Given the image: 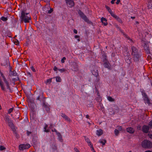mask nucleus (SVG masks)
Segmentation results:
<instances>
[{
    "mask_svg": "<svg viewBox=\"0 0 152 152\" xmlns=\"http://www.w3.org/2000/svg\"><path fill=\"white\" fill-rule=\"evenodd\" d=\"M28 13H26L24 11H22L21 12V15L20 17L21 22H24L25 23H29V20H31L30 16H28Z\"/></svg>",
    "mask_w": 152,
    "mask_h": 152,
    "instance_id": "1",
    "label": "nucleus"
},
{
    "mask_svg": "<svg viewBox=\"0 0 152 152\" xmlns=\"http://www.w3.org/2000/svg\"><path fill=\"white\" fill-rule=\"evenodd\" d=\"M142 146L145 148H149L152 147V142L148 140H144L142 142Z\"/></svg>",
    "mask_w": 152,
    "mask_h": 152,
    "instance_id": "2",
    "label": "nucleus"
},
{
    "mask_svg": "<svg viewBox=\"0 0 152 152\" xmlns=\"http://www.w3.org/2000/svg\"><path fill=\"white\" fill-rule=\"evenodd\" d=\"M142 95L143 97V99L145 103H147L148 105L151 104V101L149 99L147 95L145 92H143Z\"/></svg>",
    "mask_w": 152,
    "mask_h": 152,
    "instance_id": "3",
    "label": "nucleus"
},
{
    "mask_svg": "<svg viewBox=\"0 0 152 152\" xmlns=\"http://www.w3.org/2000/svg\"><path fill=\"white\" fill-rule=\"evenodd\" d=\"M30 147V145L28 143L22 144L19 145V149L20 151H23L24 149H28Z\"/></svg>",
    "mask_w": 152,
    "mask_h": 152,
    "instance_id": "4",
    "label": "nucleus"
},
{
    "mask_svg": "<svg viewBox=\"0 0 152 152\" xmlns=\"http://www.w3.org/2000/svg\"><path fill=\"white\" fill-rule=\"evenodd\" d=\"M150 129V126H147L144 125L142 127V131L143 132L147 133L149 132Z\"/></svg>",
    "mask_w": 152,
    "mask_h": 152,
    "instance_id": "5",
    "label": "nucleus"
},
{
    "mask_svg": "<svg viewBox=\"0 0 152 152\" xmlns=\"http://www.w3.org/2000/svg\"><path fill=\"white\" fill-rule=\"evenodd\" d=\"M67 5L70 7L74 6V3L73 0H65Z\"/></svg>",
    "mask_w": 152,
    "mask_h": 152,
    "instance_id": "6",
    "label": "nucleus"
},
{
    "mask_svg": "<svg viewBox=\"0 0 152 152\" xmlns=\"http://www.w3.org/2000/svg\"><path fill=\"white\" fill-rule=\"evenodd\" d=\"M144 50L145 51V53L148 54H150L151 53L150 49L149 46H148L145 43L144 45Z\"/></svg>",
    "mask_w": 152,
    "mask_h": 152,
    "instance_id": "7",
    "label": "nucleus"
},
{
    "mask_svg": "<svg viewBox=\"0 0 152 152\" xmlns=\"http://www.w3.org/2000/svg\"><path fill=\"white\" fill-rule=\"evenodd\" d=\"M1 76L3 78V80H4V83H6V87H7V89H8L9 90H10V87L9 85V83L7 81V80H6V78L4 76V75H2Z\"/></svg>",
    "mask_w": 152,
    "mask_h": 152,
    "instance_id": "8",
    "label": "nucleus"
},
{
    "mask_svg": "<svg viewBox=\"0 0 152 152\" xmlns=\"http://www.w3.org/2000/svg\"><path fill=\"white\" fill-rule=\"evenodd\" d=\"M134 60L135 61H138L140 56L138 53L132 55Z\"/></svg>",
    "mask_w": 152,
    "mask_h": 152,
    "instance_id": "9",
    "label": "nucleus"
},
{
    "mask_svg": "<svg viewBox=\"0 0 152 152\" xmlns=\"http://www.w3.org/2000/svg\"><path fill=\"white\" fill-rule=\"evenodd\" d=\"M101 21L104 26H106L108 25V23L107 22V20L106 18L102 17L101 18Z\"/></svg>",
    "mask_w": 152,
    "mask_h": 152,
    "instance_id": "10",
    "label": "nucleus"
},
{
    "mask_svg": "<svg viewBox=\"0 0 152 152\" xmlns=\"http://www.w3.org/2000/svg\"><path fill=\"white\" fill-rule=\"evenodd\" d=\"M43 107L45 110L47 112H48L50 110V107L46 103L45 101L43 102Z\"/></svg>",
    "mask_w": 152,
    "mask_h": 152,
    "instance_id": "11",
    "label": "nucleus"
},
{
    "mask_svg": "<svg viewBox=\"0 0 152 152\" xmlns=\"http://www.w3.org/2000/svg\"><path fill=\"white\" fill-rule=\"evenodd\" d=\"M126 131L130 134H133L134 132V130L132 127H128L126 129Z\"/></svg>",
    "mask_w": 152,
    "mask_h": 152,
    "instance_id": "12",
    "label": "nucleus"
},
{
    "mask_svg": "<svg viewBox=\"0 0 152 152\" xmlns=\"http://www.w3.org/2000/svg\"><path fill=\"white\" fill-rule=\"evenodd\" d=\"M103 133V132L102 129H99L96 131V134L98 136H100Z\"/></svg>",
    "mask_w": 152,
    "mask_h": 152,
    "instance_id": "13",
    "label": "nucleus"
},
{
    "mask_svg": "<svg viewBox=\"0 0 152 152\" xmlns=\"http://www.w3.org/2000/svg\"><path fill=\"white\" fill-rule=\"evenodd\" d=\"M132 55L138 53V50L135 47H132Z\"/></svg>",
    "mask_w": 152,
    "mask_h": 152,
    "instance_id": "14",
    "label": "nucleus"
},
{
    "mask_svg": "<svg viewBox=\"0 0 152 152\" xmlns=\"http://www.w3.org/2000/svg\"><path fill=\"white\" fill-rule=\"evenodd\" d=\"M103 65L105 68H108V69H110L111 66L108 61L105 62L104 63Z\"/></svg>",
    "mask_w": 152,
    "mask_h": 152,
    "instance_id": "15",
    "label": "nucleus"
},
{
    "mask_svg": "<svg viewBox=\"0 0 152 152\" xmlns=\"http://www.w3.org/2000/svg\"><path fill=\"white\" fill-rule=\"evenodd\" d=\"M61 115V117L63 118H64L65 120H66L68 121H70V118H69V117L64 113H62Z\"/></svg>",
    "mask_w": 152,
    "mask_h": 152,
    "instance_id": "16",
    "label": "nucleus"
},
{
    "mask_svg": "<svg viewBox=\"0 0 152 152\" xmlns=\"http://www.w3.org/2000/svg\"><path fill=\"white\" fill-rule=\"evenodd\" d=\"M82 18L86 22L88 23H90V22L88 18H87V16L85 15Z\"/></svg>",
    "mask_w": 152,
    "mask_h": 152,
    "instance_id": "17",
    "label": "nucleus"
},
{
    "mask_svg": "<svg viewBox=\"0 0 152 152\" xmlns=\"http://www.w3.org/2000/svg\"><path fill=\"white\" fill-rule=\"evenodd\" d=\"M92 73L96 77L99 75L98 72L97 70H96V71H95L94 70L92 71Z\"/></svg>",
    "mask_w": 152,
    "mask_h": 152,
    "instance_id": "18",
    "label": "nucleus"
},
{
    "mask_svg": "<svg viewBox=\"0 0 152 152\" xmlns=\"http://www.w3.org/2000/svg\"><path fill=\"white\" fill-rule=\"evenodd\" d=\"M0 86L1 89L3 91H5V88L4 86V84L1 80L0 79Z\"/></svg>",
    "mask_w": 152,
    "mask_h": 152,
    "instance_id": "19",
    "label": "nucleus"
},
{
    "mask_svg": "<svg viewBox=\"0 0 152 152\" xmlns=\"http://www.w3.org/2000/svg\"><path fill=\"white\" fill-rule=\"evenodd\" d=\"M99 142L102 144L103 145H105V143H106L107 141L105 139L100 140H99Z\"/></svg>",
    "mask_w": 152,
    "mask_h": 152,
    "instance_id": "20",
    "label": "nucleus"
},
{
    "mask_svg": "<svg viewBox=\"0 0 152 152\" xmlns=\"http://www.w3.org/2000/svg\"><path fill=\"white\" fill-rule=\"evenodd\" d=\"M4 120L7 122H9L10 121V118H9V116L8 115H6L4 118Z\"/></svg>",
    "mask_w": 152,
    "mask_h": 152,
    "instance_id": "21",
    "label": "nucleus"
},
{
    "mask_svg": "<svg viewBox=\"0 0 152 152\" xmlns=\"http://www.w3.org/2000/svg\"><path fill=\"white\" fill-rule=\"evenodd\" d=\"M54 78H56V81L57 82H61V79L60 77L59 76H56Z\"/></svg>",
    "mask_w": 152,
    "mask_h": 152,
    "instance_id": "22",
    "label": "nucleus"
},
{
    "mask_svg": "<svg viewBox=\"0 0 152 152\" xmlns=\"http://www.w3.org/2000/svg\"><path fill=\"white\" fill-rule=\"evenodd\" d=\"M78 13L82 18L85 15L80 10L78 11Z\"/></svg>",
    "mask_w": 152,
    "mask_h": 152,
    "instance_id": "23",
    "label": "nucleus"
},
{
    "mask_svg": "<svg viewBox=\"0 0 152 152\" xmlns=\"http://www.w3.org/2000/svg\"><path fill=\"white\" fill-rule=\"evenodd\" d=\"M52 131L56 132L58 135H59L61 137V134L60 133L58 132L54 128L53 129H52Z\"/></svg>",
    "mask_w": 152,
    "mask_h": 152,
    "instance_id": "24",
    "label": "nucleus"
},
{
    "mask_svg": "<svg viewBox=\"0 0 152 152\" xmlns=\"http://www.w3.org/2000/svg\"><path fill=\"white\" fill-rule=\"evenodd\" d=\"M43 93L42 92H41L40 94L38 96V97H37L36 99L37 100H39L40 98L43 97Z\"/></svg>",
    "mask_w": 152,
    "mask_h": 152,
    "instance_id": "25",
    "label": "nucleus"
},
{
    "mask_svg": "<svg viewBox=\"0 0 152 152\" xmlns=\"http://www.w3.org/2000/svg\"><path fill=\"white\" fill-rule=\"evenodd\" d=\"M9 126H10L11 128H12L14 127V125L13 123L11 121V120L9 121V122H7Z\"/></svg>",
    "mask_w": 152,
    "mask_h": 152,
    "instance_id": "26",
    "label": "nucleus"
},
{
    "mask_svg": "<svg viewBox=\"0 0 152 152\" xmlns=\"http://www.w3.org/2000/svg\"><path fill=\"white\" fill-rule=\"evenodd\" d=\"M58 70L61 73L67 72V70L66 69L64 68L61 69H59Z\"/></svg>",
    "mask_w": 152,
    "mask_h": 152,
    "instance_id": "27",
    "label": "nucleus"
},
{
    "mask_svg": "<svg viewBox=\"0 0 152 152\" xmlns=\"http://www.w3.org/2000/svg\"><path fill=\"white\" fill-rule=\"evenodd\" d=\"M74 64H75V67L74 68L73 67V68L75 69L74 70V71H76L78 70V65L76 63H74Z\"/></svg>",
    "mask_w": 152,
    "mask_h": 152,
    "instance_id": "28",
    "label": "nucleus"
},
{
    "mask_svg": "<svg viewBox=\"0 0 152 152\" xmlns=\"http://www.w3.org/2000/svg\"><path fill=\"white\" fill-rule=\"evenodd\" d=\"M107 99L110 102H112L114 101V99L111 96H108L107 97Z\"/></svg>",
    "mask_w": 152,
    "mask_h": 152,
    "instance_id": "29",
    "label": "nucleus"
},
{
    "mask_svg": "<svg viewBox=\"0 0 152 152\" xmlns=\"http://www.w3.org/2000/svg\"><path fill=\"white\" fill-rule=\"evenodd\" d=\"M84 137L86 141L88 143L89 142H91L89 139L86 136H84Z\"/></svg>",
    "mask_w": 152,
    "mask_h": 152,
    "instance_id": "30",
    "label": "nucleus"
},
{
    "mask_svg": "<svg viewBox=\"0 0 152 152\" xmlns=\"http://www.w3.org/2000/svg\"><path fill=\"white\" fill-rule=\"evenodd\" d=\"M148 135L150 138L152 139V131H149L148 132Z\"/></svg>",
    "mask_w": 152,
    "mask_h": 152,
    "instance_id": "31",
    "label": "nucleus"
},
{
    "mask_svg": "<svg viewBox=\"0 0 152 152\" xmlns=\"http://www.w3.org/2000/svg\"><path fill=\"white\" fill-rule=\"evenodd\" d=\"M48 126V125H46L44 127V131L45 132H49V129H47V128Z\"/></svg>",
    "mask_w": 152,
    "mask_h": 152,
    "instance_id": "32",
    "label": "nucleus"
},
{
    "mask_svg": "<svg viewBox=\"0 0 152 152\" xmlns=\"http://www.w3.org/2000/svg\"><path fill=\"white\" fill-rule=\"evenodd\" d=\"M1 19L3 21H7L8 19L7 18L5 17L4 16L1 17Z\"/></svg>",
    "mask_w": 152,
    "mask_h": 152,
    "instance_id": "33",
    "label": "nucleus"
},
{
    "mask_svg": "<svg viewBox=\"0 0 152 152\" xmlns=\"http://www.w3.org/2000/svg\"><path fill=\"white\" fill-rule=\"evenodd\" d=\"M14 108L13 107L10 108L9 109L8 111V114H10L13 111V110Z\"/></svg>",
    "mask_w": 152,
    "mask_h": 152,
    "instance_id": "34",
    "label": "nucleus"
},
{
    "mask_svg": "<svg viewBox=\"0 0 152 152\" xmlns=\"http://www.w3.org/2000/svg\"><path fill=\"white\" fill-rule=\"evenodd\" d=\"M13 76H16L17 75V73L15 71H13L11 74Z\"/></svg>",
    "mask_w": 152,
    "mask_h": 152,
    "instance_id": "35",
    "label": "nucleus"
},
{
    "mask_svg": "<svg viewBox=\"0 0 152 152\" xmlns=\"http://www.w3.org/2000/svg\"><path fill=\"white\" fill-rule=\"evenodd\" d=\"M114 133L115 135L118 136L119 132L118 130L117 129H115L114 131Z\"/></svg>",
    "mask_w": 152,
    "mask_h": 152,
    "instance_id": "36",
    "label": "nucleus"
},
{
    "mask_svg": "<svg viewBox=\"0 0 152 152\" xmlns=\"http://www.w3.org/2000/svg\"><path fill=\"white\" fill-rule=\"evenodd\" d=\"M111 15L114 18H115L116 19L118 17V16L115 15L113 13Z\"/></svg>",
    "mask_w": 152,
    "mask_h": 152,
    "instance_id": "37",
    "label": "nucleus"
},
{
    "mask_svg": "<svg viewBox=\"0 0 152 152\" xmlns=\"http://www.w3.org/2000/svg\"><path fill=\"white\" fill-rule=\"evenodd\" d=\"M75 39H77V40L78 42L80 41V36L79 35H76L75 36Z\"/></svg>",
    "mask_w": 152,
    "mask_h": 152,
    "instance_id": "38",
    "label": "nucleus"
},
{
    "mask_svg": "<svg viewBox=\"0 0 152 152\" xmlns=\"http://www.w3.org/2000/svg\"><path fill=\"white\" fill-rule=\"evenodd\" d=\"M52 78H51L47 79L46 81V82L49 84H50L52 82Z\"/></svg>",
    "mask_w": 152,
    "mask_h": 152,
    "instance_id": "39",
    "label": "nucleus"
},
{
    "mask_svg": "<svg viewBox=\"0 0 152 152\" xmlns=\"http://www.w3.org/2000/svg\"><path fill=\"white\" fill-rule=\"evenodd\" d=\"M116 20L118 21L119 23L121 24L123 23V21H122V20L119 17Z\"/></svg>",
    "mask_w": 152,
    "mask_h": 152,
    "instance_id": "40",
    "label": "nucleus"
},
{
    "mask_svg": "<svg viewBox=\"0 0 152 152\" xmlns=\"http://www.w3.org/2000/svg\"><path fill=\"white\" fill-rule=\"evenodd\" d=\"M6 149V148L4 147V146L2 145H1L0 146V150L1 151H3Z\"/></svg>",
    "mask_w": 152,
    "mask_h": 152,
    "instance_id": "41",
    "label": "nucleus"
},
{
    "mask_svg": "<svg viewBox=\"0 0 152 152\" xmlns=\"http://www.w3.org/2000/svg\"><path fill=\"white\" fill-rule=\"evenodd\" d=\"M117 128L118 130L120 131H121L122 130V128L121 126H117Z\"/></svg>",
    "mask_w": 152,
    "mask_h": 152,
    "instance_id": "42",
    "label": "nucleus"
},
{
    "mask_svg": "<svg viewBox=\"0 0 152 152\" xmlns=\"http://www.w3.org/2000/svg\"><path fill=\"white\" fill-rule=\"evenodd\" d=\"M66 59L65 57H63V58L61 60V62L62 63H64L65 62L64 60Z\"/></svg>",
    "mask_w": 152,
    "mask_h": 152,
    "instance_id": "43",
    "label": "nucleus"
},
{
    "mask_svg": "<svg viewBox=\"0 0 152 152\" xmlns=\"http://www.w3.org/2000/svg\"><path fill=\"white\" fill-rule=\"evenodd\" d=\"M53 10L52 8H50V10H48V13L49 14L51 13L53 11Z\"/></svg>",
    "mask_w": 152,
    "mask_h": 152,
    "instance_id": "44",
    "label": "nucleus"
},
{
    "mask_svg": "<svg viewBox=\"0 0 152 152\" xmlns=\"http://www.w3.org/2000/svg\"><path fill=\"white\" fill-rule=\"evenodd\" d=\"M149 125L150 126L151 128H152V120L149 122Z\"/></svg>",
    "mask_w": 152,
    "mask_h": 152,
    "instance_id": "45",
    "label": "nucleus"
},
{
    "mask_svg": "<svg viewBox=\"0 0 152 152\" xmlns=\"http://www.w3.org/2000/svg\"><path fill=\"white\" fill-rule=\"evenodd\" d=\"M58 69L56 66H54L53 67V69L55 71H57V70H58Z\"/></svg>",
    "mask_w": 152,
    "mask_h": 152,
    "instance_id": "46",
    "label": "nucleus"
},
{
    "mask_svg": "<svg viewBox=\"0 0 152 152\" xmlns=\"http://www.w3.org/2000/svg\"><path fill=\"white\" fill-rule=\"evenodd\" d=\"M88 145L89 146L90 148L91 147H92V146H93V144L91 143V142H89L88 143Z\"/></svg>",
    "mask_w": 152,
    "mask_h": 152,
    "instance_id": "47",
    "label": "nucleus"
},
{
    "mask_svg": "<svg viewBox=\"0 0 152 152\" xmlns=\"http://www.w3.org/2000/svg\"><path fill=\"white\" fill-rule=\"evenodd\" d=\"M31 134V132H29L28 131H27V136H29Z\"/></svg>",
    "mask_w": 152,
    "mask_h": 152,
    "instance_id": "48",
    "label": "nucleus"
},
{
    "mask_svg": "<svg viewBox=\"0 0 152 152\" xmlns=\"http://www.w3.org/2000/svg\"><path fill=\"white\" fill-rule=\"evenodd\" d=\"M105 58H104V59H103V61L104 62H107V61H108L107 60V59L106 58H107V56H105Z\"/></svg>",
    "mask_w": 152,
    "mask_h": 152,
    "instance_id": "49",
    "label": "nucleus"
},
{
    "mask_svg": "<svg viewBox=\"0 0 152 152\" xmlns=\"http://www.w3.org/2000/svg\"><path fill=\"white\" fill-rule=\"evenodd\" d=\"M31 68L34 72H36V70L33 66L31 67Z\"/></svg>",
    "mask_w": 152,
    "mask_h": 152,
    "instance_id": "50",
    "label": "nucleus"
},
{
    "mask_svg": "<svg viewBox=\"0 0 152 152\" xmlns=\"http://www.w3.org/2000/svg\"><path fill=\"white\" fill-rule=\"evenodd\" d=\"M108 11L110 13L111 15L113 13V11L111 10L110 9V10H108Z\"/></svg>",
    "mask_w": 152,
    "mask_h": 152,
    "instance_id": "51",
    "label": "nucleus"
},
{
    "mask_svg": "<svg viewBox=\"0 0 152 152\" xmlns=\"http://www.w3.org/2000/svg\"><path fill=\"white\" fill-rule=\"evenodd\" d=\"M108 11L110 13L111 15L113 13V11L111 10L110 9V10H108Z\"/></svg>",
    "mask_w": 152,
    "mask_h": 152,
    "instance_id": "52",
    "label": "nucleus"
},
{
    "mask_svg": "<svg viewBox=\"0 0 152 152\" xmlns=\"http://www.w3.org/2000/svg\"><path fill=\"white\" fill-rule=\"evenodd\" d=\"M97 96H99V98L100 99V100L101 97H100V94L99 92V91H98V92H97Z\"/></svg>",
    "mask_w": 152,
    "mask_h": 152,
    "instance_id": "53",
    "label": "nucleus"
},
{
    "mask_svg": "<svg viewBox=\"0 0 152 152\" xmlns=\"http://www.w3.org/2000/svg\"><path fill=\"white\" fill-rule=\"evenodd\" d=\"M96 100L98 102L100 101L101 100V99L100 100V99L99 98V96H98L97 97H96Z\"/></svg>",
    "mask_w": 152,
    "mask_h": 152,
    "instance_id": "54",
    "label": "nucleus"
},
{
    "mask_svg": "<svg viewBox=\"0 0 152 152\" xmlns=\"http://www.w3.org/2000/svg\"><path fill=\"white\" fill-rule=\"evenodd\" d=\"M53 124H50V128L51 130H52V129H53Z\"/></svg>",
    "mask_w": 152,
    "mask_h": 152,
    "instance_id": "55",
    "label": "nucleus"
},
{
    "mask_svg": "<svg viewBox=\"0 0 152 152\" xmlns=\"http://www.w3.org/2000/svg\"><path fill=\"white\" fill-rule=\"evenodd\" d=\"M15 44L16 45H18L19 44V41H18V40H17V41L16 42V40L15 41Z\"/></svg>",
    "mask_w": 152,
    "mask_h": 152,
    "instance_id": "56",
    "label": "nucleus"
},
{
    "mask_svg": "<svg viewBox=\"0 0 152 152\" xmlns=\"http://www.w3.org/2000/svg\"><path fill=\"white\" fill-rule=\"evenodd\" d=\"M74 150L76 152H77L78 151H79L78 149L76 148H74Z\"/></svg>",
    "mask_w": 152,
    "mask_h": 152,
    "instance_id": "57",
    "label": "nucleus"
},
{
    "mask_svg": "<svg viewBox=\"0 0 152 152\" xmlns=\"http://www.w3.org/2000/svg\"><path fill=\"white\" fill-rule=\"evenodd\" d=\"M91 151H92L93 152H94V151H95L94 149V148L93 147V146L92 147H91Z\"/></svg>",
    "mask_w": 152,
    "mask_h": 152,
    "instance_id": "58",
    "label": "nucleus"
},
{
    "mask_svg": "<svg viewBox=\"0 0 152 152\" xmlns=\"http://www.w3.org/2000/svg\"><path fill=\"white\" fill-rule=\"evenodd\" d=\"M105 8L107 10H110V9L109 7L108 6H106V5L105 6Z\"/></svg>",
    "mask_w": 152,
    "mask_h": 152,
    "instance_id": "59",
    "label": "nucleus"
},
{
    "mask_svg": "<svg viewBox=\"0 0 152 152\" xmlns=\"http://www.w3.org/2000/svg\"><path fill=\"white\" fill-rule=\"evenodd\" d=\"M73 31L74 33L76 34H77V31L76 29H74L73 30Z\"/></svg>",
    "mask_w": 152,
    "mask_h": 152,
    "instance_id": "60",
    "label": "nucleus"
},
{
    "mask_svg": "<svg viewBox=\"0 0 152 152\" xmlns=\"http://www.w3.org/2000/svg\"><path fill=\"white\" fill-rule=\"evenodd\" d=\"M137 129L138 130H140L141 129V127L139 125L137 126Z\"/></svg>",
    "mask_w": 152,
    "mask_h": 152,
    "instance_id": "61",
    "label": "nucleus"
},
{
    "mask_svg": "<svg viewBox=\"0 0 152 152\" xmlns=\"http://www.w3.org/2000/svg\"><path fill=\"white\" fill-rule=\"evenodd\" d=\"M115 1V0H112L111 1V3L112 4H113L114 3V1Z\"/></svg>",
    "mask_w": 152,
    "mask_h": 152,
    "instance_id": "62",
    "label": "nucleus"
},
{
    "mask_svg": "<svg viewBox=\"0 0 152 152\" xmlns=\"http://www.w3.org/2000/svg\"><path fill=\"white\" fill-rule=\"evenodd\" d=\"M126 38H127L128 39H129V40H131V41H132V40L131 39H130V37H128V36H127V35H126Z\"/></svg>",
    "mask_w": 152,
    "mask_h": 152,
    "instance_id": "63",
    "label": "nucleus"
},
{
    "mask_svg": "<svg viewBox=\"0 0 152 152\" xmlns=\"http://www.w3.org/2000/svg\"><path fill=\"white\" fill-rule=\"evenodd\" d=\"M86 118L88 119H89V116L88 115H87L86 116Z\"/></svg>",
    "mask_w": 152,
    "mask_h": 152,
    "instance_id": "64",
    "label": "nucleus"
}]
</instances>
